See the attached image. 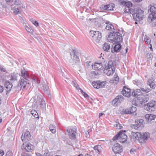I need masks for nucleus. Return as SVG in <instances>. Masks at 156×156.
<instances>
[{
  "label": "nucleus",
  "mask_w": 156,
  "mask_h": 156,
  "mask_svg": "<svg viewBox=\"0 0 156 156\" xmlns=\"http://www.w3.org/2000/svg\"><path fill=\"white\" fill-rule=\"evenodd\" d=\"M125 12L132 14L133 19L136 21L142 20L144 12L140 9L137 8L133 9L130 7H126Z\"/></svg>",
  "instance_id": "obj_1"
},
{
  "label": "nucleus",
  "mask_w": 156,
  "mask_h": 156,
  "mask_svg": "<svg viewBox=\"0 0 156 156\" xmlns=\"http://www.w3.org/2000/svg\"><path fill=\"white\" fill-rule=\"evenodd\" d=\"M116 62V60H111L108 62V66L105 67L106 69L104 70V73H106L108 76L112 75L115 72Z\"/></svg>",
  "instance_id": "obj_2"
},
{
  "label": "nucleus",
  "mask_w": 156,
  "mask_h": 156,
  "mask_svg": "<svg viewBox=\"0 0 156 156\" xmlns=\"http://www.w3.org/2000/svg\"><path fill=\"white\" fill-rule=\"evenodd\" d=\"M108 37L109 42L112 43H119L122 41V34L119 32H113L109 35Z\"/></svg>",
  "instance_id": "obj_3"
},
{
  "label": "nucleus",
  "mask_w": 156,
  "mask_h": 156,
  "mask_svg": "<svg viewBox=\"0 0 156 156\" xmlns=\"http://www.w3.org/2000/svg\"><path fill=\"white\" fill-rule=\"evenodd\" d=\"M28 79V78H21L18 84V89L20 90H27L30 87V84Z\"/></svg>",
  "instance_id": "obj_4"
},
{
  "label": "nucleus",
  "mask_w": 156,
  "mask_h": 156,
  "mask_svg": "<svg viewBox=\"0 0 156 156\" xmlns=\"http://www.w3.org/2000/svg\"><path fill=\"white\" fill-rule=\"evenodd\" d=\"M149 11L151 13L148 17V21L151 23L156 19V4L151 5Z\"/></svg>",
  "instance_id": "obj_5"
},
{
  "label": "nucleus",
  "mask_w": 156,
  "mask_h": 156,
  "mask_svg": "<svg viewBox=\"0 0 156 156\" xmlns=\"http://www.w3.org/2000/svg\"><path fill=\"white\" fill-rule=\"evenodd\" d=\"M101 59H102V61L95 62L94 64L92 65V68L95 70H103L105 68L106 65V62H105L103 58H100Z\"/></svg>",
  "instance_id": "obj_6"
},
{
  "label": "nucleus",
  "mask_w": 156,
  "mask_h": 156,
  "mask_svg": "<svg viewBox=\"0 0 156 156\" xmlns=\"http://www.w3.org/2000/svg\"><path fill=\"white\" fill-rule=\"evenodd\" d=\"M90 33V36L93 40L97 43H99L102 37L101 33L98 31L93 30L91 31Z\"/></svg>",
  "instance_id": "obj_7"
},
{
  "label": "nucleus",
  "mask_w": 156,
  "mask_h": 156,
  "mask_svg": "<svg viewBox=\"0 0 156 156\" xmlns=\"http://www.w3.org/2000/svg\"><path fill=\"white\" fill-rule=\"evenodd\" d=\"M77 129L76 127H71L67 129V132L69 138L71 140H74L76 138Z\"/></svg>",
  "instance_id": "obj_8"
},
{
  "label": "nucleus",
  "mask_w": 156,
  "mask_h": 156,
  "mask_svg": "<svg viewBox=\"0 0 156 156\" xmlns=\"http://www.w3.org/2000/svg\"><path fill=\"white\" fill-rule=\"evenodd\" d=\"M70 55L73 61L75 63L79 61L78 52L76 49L73 50L70 52Z\"/></svg>",
  "instance_id": "obj_9"
},
{
  "label": "nucleus",
  "mask_w": 156,
  "mask_h": 156,
  "mask_svg": "<svg viewBox=\"0 0 156 156\" xmlns=\"http://www.w3.org/2000/svg\"><path fill=\"white\" fill-rule=\"evenodd\" d=\"M105 81H97L93 82L92 84L94 88L99 89L105 87Z\"/></svg>",
  "instance_id": "obj_10"
},
{
  "label": "nucleus",
  "mask_w": 156,
  "mask_h": 156,
  "mask_svg": "<svg viewBox=\"0 0 156 156\" xmlns=\"http://www.w3.org/2000/svg\"><path fill=\"white\" fill-rule=\"evenodd\" d=\"M126 131L121 130L119 133V141L122 143L125 142L127 138L126 135L125 133Z\"/></svg>",
  "instance_id": "obj_11"
},
{
  "label": "nucleus",
  "mask_w": 156,
  "mask_h": 156,
  "mask_svg": "<svg viewBox=\"0 0 156 156\" xmlns=\"http://www.w3.org/2000/svg\"><path fill=\"white\" fill-rule=\"evenodd\" d=\"M23 150L26 151L27 152H32L34 148V147L30 143H26L23 144L22 146Z\"/></svg>",
  "instance_id": "obj_12"
},
{
  "label": "nucleus",
  "mask_w": 156,
  "mask_h": 156,
  "mask_svg": "<svg viewBox=\"0 0 156 156\" xmlns=\"http://www.w3.org/2000/svg\"><path fill=\"white\" fill-rule=\"evenodd\" d=\"M138 100L141 104L145 103L149 100V98L148 95L145 94H142L140 96L138 97Z\"/></svg>",
  "instance_id": "obj_13"
},
{
  "label": "nucleus",
  "mask_w": 156,
  "mask_h": 156,
  "mask_svg": "<svg viewBox=\"0 0 156 156\" xmlns=\"http://www.w3.org/2000/svg\"><path fill=\"white\" fill-rule=\"evenodd\" d=\"M112 150L115 154L121 152L122 151V147L118 143L114 145Z\"/></svg>",
  "instance_id": "obj_14"
},
{
  "label": "nucleus",
  "mask_w": 156,
  "mask_h": 156,
  "mask_svg": "<svg viewBox=\"0 0 156 156\" xmlns=\"http://www.w3.org/2000/svg\"><path fill=\"white\" fill-rule=\"evenodd\" d=\"M123 100V96L122 95H119L113 100L112 103L114 105H117Z\"/></svg>",
  "instance_id": "obj_15"
},
{
  "label": "nucleus",
  "mask_w": 156,
  "mask_h": 156,
  "mask_svg": "<svg viewBox=\"0 0 156 156\" xmlns=\"http://www.w3.org/2000/svg\"><path fill=\"white\" fill-rule=\"evenodd\" d=\"M40 85L41 86V88L47 94L49 93V88L47 86V82H45L44 81H42L40 83Z\"/></svg>",
  "instance_id": "obj_16"
},
{
  "label": "nucleus",
  "mask_w": 156,
  "mask_h": 156,
  "mask_svg": "<svg viewBox=\"0 0 156 156\" xmlns=\"http://www.w3.org/2000/svg\"><path fill=\"white\" fill-rule=\"evenodd\" d=\"M131 90L130 89L127 88L126 87H124L123 90H122V94L125 96L129 97L131 95Z\"/></svg>",
  "instance_id": "obj_17"
},
{
  "label": "nucleus",
  "mask_w": 156,
  "mask_h": 156,
  "mask_svg": "<svg viewBox=\"0 0 156 156\" xmlns=\"http://www.w3.org/2000/svg\"><path fill=\"white\" fill-rule=\"evenodd\" d=\"M31 136L30 134V133L28 131H26L24 133V135L23 134L21 137V139L23 141L25 140V139H26L27 140L29 141L31 140Z\"/></svg>",
  "instance_id": "obj_18"
},
{
  "label": "nucleus",
  "mask_w": 156,
  "mask_h": 156,
  "mask_svg": "<svg viewBox=\"0 0 156 156\" xmlns=\"http://www.w3.org/2000/svg\"><path fill=\"white\" fill-rule=\"evenodd\" d=\"M132 138L134 139V140H138L140 141V136H141V133L139 132H132L131 133Z\"/></svg>",
  "instance_id": "obj_19"
},
{
  "label": "nucleus",
  "mask_w": 156,
  "mask_h": 156,
  "mask_svg": "<svg viewBox=\"0 0 156 156\" xmlns=\"http://www.w3.org/2000/svg\"><path fill=\"white\" fill-rule=\"evenodd\" d=\"M136 108L134 106L130 107L129 109H126L124 112V113L126 114L133 113L136 111Z\"/></svg>",
  "instance_id": "obj_20"
},
{
  "label": "nucleus",
  "mask_w": 156,
  "mask_h": 156,
  "mask_svg": "<svg viewBox=\"0 0 156 156\" xmlns=\"http://www.w3.org/2000/svg\"><path fill=\"white\" fill-rule=\"evenodd\" d=\"M155 105V101H152L147 104V110L149 111H154V106Z\"/></svg>",
  "instance_id": "obj_21"
},
{
  "label": "nucleus",
  "mask_w": 156,
  "mask_h": 156,
  "mask_svg": "<svg viewBox=\"0 0 156 156\" xmlns=\"http://www.w3.org/2000/svg\"><path fill=\"white\" fill-rule=\"evenodd\" d=\"M121 45L120 43L115 44L114 47L113 49H112V52L114 53L119 52L121 49Z\"/></svg>",
  "instance_id": "obj_22"
},
{
  "label": "nucleus",
  "mask_w": 156,
  "mask_h": 156,
  "mask_svg": "<svg viewBox=\"0 0 156 156\" xmlns=\"http://www.w3.org/2000/svg\"><path fill=\"white\" fill-rule=\"evenodd\" d=\"M5 86L6 88V94H7L10 91L11 88H12L13 85L12 83L9 81H6L5 84Z\"/></svg>",
  "instance_id": "obj_23"
},
{
  "label": "nucleus",
  "mask_w": 156,
  "mask_h": 156,
  "mask_svg": "<svg viewBox=\"0 0 156 156\" xmlns=\"http://www.w3.org/2000/svg\"><path fill=\"white\" fill-rule=\"evenodd\" d=\"M149 135L148 133H141L140 136V142L142 143H144L146 142V140L149 137Z\"/></svg>",
  "instance_id": "obj_24"
},
{
  "label": "nucleus",
  "mask_w": 156,
  "mask_h": 156,
  "mask_svg": "<svg viewBox=\"0 0 156 156\" xmlns=\"http://www.w3.org/2000/svg\"><path fill=\"white\" fill-rule=\"evenodd\" d=\"M144 120L142 119H137L135 121V128L137 129L143 126Z\"/></svg>",
  "instance_id": "obj_25"
},
{
  "label": "nucleus",
  "mask_w": 156,
  "mask_h": 156,
  "mask_svg": "<svg viewBox=\"0 0 156 156\" xmlns=\"http://www.w3.org/2000/svg\"><path fill=\"white\" fill-rule=\"evenodd\" d=\"M39 101L40 103L41 108L42 109L43 112H45L46 110V104L45 101L43 99L40 98Z\"/></svg>",
  "instance_id": "obj_26"
},
{
  "label": "nucleus",
  "mask_w": 156,
  "mask_h": 156,
  "mask_svg": "<svg viewBox=\"0 0 156 156\" xmlns=\"http://www.w3.org/2000/svg\"><path fill=\"white\" fill-rule=\"evenodd\" d=\"M156 115L152 114H147L145 115V118L147 120L148 122H151V121L155 119Z\"/></svg>",
  "instance_id": "obj_27"
},
{
  "label": "nucleus",
  "mask_w": 156,
  "mask_h": 156,
  "mask_svg": "<svg viewBox=\"0 0 156 156\" xmlns=\"http://www.w3.org/2000/svg\"><path fill=\"white\" fill-rule=\"evenodd\" d=\"M142 94L141 90L139 89H136L133 90V92H132V95L134 97H137V98L138 97L141 96Z\"/></svg>",
  "instance_id": "obj_28"
},
{
  "label": "nucleus",
  "mask_w": 156,
  "mask_h": 156,
  "mask_svg": "<svg viewBox=\"0 0 156 156\" xmlns=\"http://www.w3.org/2000/svg\"><path fill=\"white\" fill-rule=\"evenodd\" d=\"M147 84L149 85L151 88L154 89L156 87V84L152 80L149 79L147 82Z\"/></svg>",
  "instance_id": "obj_29"
},
{
  "label": "nucleus",
  "mask_w": 156,
  "mask_h": 156,
  "mask_svg": "<svg viewBox=\"0 0 156 156\" xmlns=\"http://www.w3.org/2000/svg\"><path fill=\"white\" fill-rule=\"evenodd\" d=\"M103 48L104 51L108 52L110 48V45L109 44L105 43L103 45Z\"/></svg>",
  "instance_id": "obj_30"
},
{
  "label": "nucleus",
  "mask_w": 156,
  "mask_h": 156,
  "mask_svg": "<svg viewBox=\"0 0 156 156\" xmlns=\"http://www.w3.org/2000/svg\"><path fill=\"white\" fill-rule=\"evenodd\" d=\"M106 23L107 25L105 28L107 30L112 31L114 29L113 26L111 23H110L109 22H107Z\"/></svg>",
  "instance_id": "obj_31"
},
{
  "label": "nucleus",
  "mask_w": 156,
  "mask_h": 156,
  "mask_svg": "<svg viewBox=\"0 0 156 156\" xmlns=\"http://www.w3.org/2000/svg\"><path fill=\"white\" fill-rule=\"evenodd\" d=\"M100 71L95 70L92 71L91 74L92 76L94 77L97 78L99 75H100Z\"/></svg>",
  "instance_id": "obj_32"
},
{
  "label": "nucleus",
  "mask_w": 156,
  "mask_h": 156,
  "mask_svg": "<svg viewBox=\"0 0 156 156\" xmlns=\"http://www.w3.org/2000/svg\"><path fill=\"white\" fill-rule=\"evenodd\" d=\"M21 76L22 78H28L29 76L28 75L27 72L25 70V69L23 68L21 69Z\"/></svg>",
  "instance_id": "obj_33"
},
{
  "label": "nucleus",
  "mask_w": 156,
  "mask_h": 156,
  "mask_svg": "<svg viewBox=\"0 0 156 156\" xmlns=\"http://www.w3.org/2000/svg\"><path fill=\"white\" fill-rule=\"evenodd\" d=\"M21 8V7H20V8H16L15 7H14L13 8H11V9L13 10V12L14 14L16 15H17L21 13V11L20 9Z\"/></svg>",
  "instance_id": "obj_34"
},
{
  "label": "nucleus",
  "mask_w": 156,
  "mask_h": 156,
  "mask_svg": "<svg viewBox=\"0 0 156 156\" xmlns=\"http://www.w3.org/2000/svg\"><path fill=\"white\" fill-rule=\"evenodd\" d=\"M121 3L125 5L126 7H131L132 5V3L130 2L122 1L121 2Z\"/></svg>",
  "instance_id": "obj_35"
},
{
  "label": "nucleus",
  "mask_w": 156,
  "mask_h": 156,
  "mask_svg": "<svg viewBox=\"0 0 156 156\" xmlns=\"http://www.w3.org/2000/svg\"><path fill=\"white\" fill-rule=\"evenodd\" d=\"M101 147L100 145H96L94 146V149L96 151V152L100 153L101 152Z\"/></svg>",
  "instance_id": "obj_36"
},
{
  "label": "nucleus",
  "mask_w": 156,
  "mask_h": 156,
  "mask_svg": "<svg viewBox=\"0 0 156 156\" xmlns=\"http://www.w3.org/2000/svg\"><path fill=\"white\" fill-rule=\"evenodd\" d=\"M49 128L52 133H55L56 129L55 126L51 124L49 126Z\"/></svg>",
  "instance_id": "obj_37"
},
{
  "label": "nucleus",
  "mask_w": 156,
  "mask_h": 156,
  "mask_svg": "<svg viewBox=\"0 0 156 156\" xmlns=\"http://www.w3.org/2000/svg\"><path fill=\"white\" fill-rule=\"evenodd\" d=\"M140 90L141 91V93H142V92L146 93H148L151 90V89L149 88H147L146 87L141 88H140Z\"/></svg>",
  "instance_id": "obj_38"
},
{
  "label": "nucleus",
  "mask_w": 156,
  "mask_h": 156,
  "mask_svg": "<svg viewBox=\"0 0 156 156\" xmlns=\"http://www.w3.org/2000/svg\"><path fill=\"white\" fill-rule=\"evenodd\" d=\"M115 8V5L113 3H111L108 5L107 10H112Z\"/></svg>",
  "instance_id": "obj_39"
},
{
  "label": "nucleus",
  "mask_w": 156,
  "mask_h": 156,
  "mask_svg": "<svg viewBox=\"0 0 156 156\" xmlns=\"http://www.w3.org/2000/svg\"><path fill=\"white\" fill-rule=\"evenodd\" d=\"M17 74L14 73L12 74L10 77V80L11 81L17 80Z\"/></svg>",
  "instance_id": "obj_40"
},
{
  "label": "nucleus",
  "mask_w": 156,
  "mask_h": 156,
  "mask_svg": "<svg viewBox=\"0 0 156 156\" xmlns=\"http://www.w3.org/2000/svg\"><path fill=\"white\" fill-rule=\"evenodd\" d=\"M31 113L33 116L35 117L36 118H39V116L38 115V113L36 110H32L31 111Z\"/></svg>",
  "instance_id": "obj_41"
},
{
  "label": "nucleus",
  "mask_w": 156,
  "mask_h": 156,
  "mask_svg": "<svg viewBox=\"0 0 156 156\" xmlns=\"http://www.w3.org/2000/svg\"><path fill=\"white\" fill-rule=\"evenodd\" d=\"M114 126L116 129H120L122 127L121 124H120L119 122H116L115 124H114Z\"/></svg>",
  "instance_id": "obj_42"
},
{
  "label": "nucleus",
  "mask_w": 156,
  "mask_h": 156,
  "mask_svg": "<svg viewBox=\"0 0 156 156\" xmlns=\"http://www.w3.org/2000/svg\"><path fill=\"white\" fill-rule=\"evenodd\" d=\"M32 78L36 83H39L40 82V80L36 76H33L32 77Z\"/></svg>",
  "instance_id": "obj_43"
},
{
  "label": "nucleus",
  "mask_w": 156,
  "mask_h": 156,
  "mask_svg": "<svg viewBox=\"0 0 156 156\" xmlns=\"http://www.w3.org/2000/svg\"><path fill=\"white\" fill-rule=\"evenodd\" d=\"M12 2H13V3H12L11 6L13 5H20V2L19 0H14Z\"/></svg>",
  "instance_id": "obj_44"
},
{
  "label": "nucleus",
  "mask_w": 156,
  "mask_h": 156,
  "mask_svg": "<svg viewBox=\"0 0 156 156\" xmlns=\"http://www.w3.org/2000/svg\"><path fill=\"white\" fill-rule=\"evenodd\" d=\"M38 103L37 102V101H34L33 103L32 106L34 108H38Z\"/></svg>",
  "instance_id": "obj_45"
},
{
  "label": "nucleus",
  "mask_w": 156,
  "mask_h": 156,
  "mask_svg": "<svg viewBox=\"0 0 156 156\" xmlns=\"http://www.w3.org/2000/svg\"><path fill=\"white\" fill-rule=\"evenodd\" d=\"M25 28L27 30V31L30 33H32L33 32V30H32L27 25L24 26Z\"/></svg>",
  "instance_id": "obj_46"
},
{
  "label": "nucleus",
  "mask_w": 156,
  "mask_h": 156,
  "mask_svg": "<svg viewBox=\"0 0 156 156\" xmlns=\"http://www.w3.org/2000/svg\"><path fill=\"white\" fill-rule=\"evenodd\" d=\"M144 41L147 44H150L151 43V40L149 37H146L144 38Z\"/></svg>",
  "instance_id": "obj_47"
},
{
  "label": "nucleus",
  "mask_w": 156,
  "mask_h": 156,
  "mask_svg": "<svg viewBox=\"0 0 156 156\" xmlns=\"http://www.w3.org/2000/svg\"><path fill=\"white\" fill-rule=\"evenodd\" d=\"M72 84L75 87V88L78 90H80L81 89L79 87V86L78 84L75 83L74 81H73L72 82Z\"/></svg>",
  "instance_id": "obj_48"
},
{
  "label": "nucleus",
  "mask_w": 156,
  "mask_h": 156,
  "mask_svg": "<svg viewBox=\"0 0 156 156\" xmlns=\"http://www.w3.org/2000/svg\"><path fill=\"white\" fill-rule=\"evenodd\" d=\"M92 64H93L91 63V62L90 61H86L85 62V65L87 67H88L90 65L92 66Z\"/></svg>",
  "instance_id": "obj_49"
},
{
  "label": "nucleus",
  "mask_w": 156,
  "mask_h": 156,
  "mask_svg": "<svg viewBox=\"0 0 156 156\" xmlns=\"http://www.w3.org/2000/svg\"><path fill=\"white\" fill-rule=\"evenodd\" d=\"M80 91L85 98H89V97L88 95L85 92H84L81 89H80Z\"/></svg>",
  "instance_id": "obj_50"
},
{
  "label": "nucleus",
  "mask_w": 156,
  "mask_h": 156,
  "mask_svg": "<svg viewBox=\"0 0 156 156\" xmlns=\"http://www.w3.org/2000/svg\"><path fill=\"white\" fill-rule=\"evenodd\" d=\"M0 71L2 72H5L6 71L5 68L2 65H0Z\"/></svg>",
  "instance_id": "obj_51"
},
{
  "label": "nucleus",
  "mask_w": 156,
  "mask_h": 156,
  "mask_svg": "<svg viewBox=\"0 0 156 156\" xmlns=\"http://www.w3.org/2000/svg\"><path fill=\"white\" fill-rule=\"evenodd\" d=\"M119 136L118 133L116 134L113 138L112 140H118L119 141Z\"/></svg>",
  "instance_id": "obj_52"
},
{
  "label": "nucleus",
  "mask_w": 156,
  "mask_h": 156,
  "mask_svg": "<svg viewBox=\"0 0 156 156\" xmlns=\"http://www.w3.org/2000/svg\"><path fill=\"white\" fill-rule=\"evenodd\" d=\"M43 156H53L50 153L46 151L43 154Z\"/></svg>",
  "instance_id": "obj_53"
},
{
  "label": "nucleus",
  "mask_w": 156,
  "mask_h": 156,
  "mask_svg": "<svg viewBox=\"0 0 156 156\" xmlns=\"http://www.w3.org/2000/svg\"><path fill=\"white\" fill-rule=\"evenodd\" d=\"M119 80V78L117 75L115 74L114 76V80L116 82H118Z\"/></svg>",
  "instance_id": "obj_54"
},
{
  "label": "nucleus",
  "mask_w": 156,
  "mask_h": 156,
  "mask_svg": "<svg viewBox=\"0 0 156 156\" xmlns=\"http://www.w3.org/2000/svg\"><path fill=\"white\" fill-rule=\"evenodd\" d=\"M147 59H150L151 58V53H148L146 54Z\"/></svg>",
  "instance_id": "obj_55"
},
{
  "label": "nucleus",
  "mask_w": 156,
  "mask_h": 156,
  "mask_svg": "<svg viewBox=\"0 0 156 156\" xmlns=\"http://www.w3.org/2000/svg\"><path fill=\"white\" fill-rule=\"evenodd\" d=\"M34 23H33V24L34 25L36 26H38L39 24L38 22L36 21V20H34Z\"/></svg>",
  "instance_id": "obj_56"
},
{
  "label": "nucleus",
  "mask_w": 156,
  "mask_h": 156,
  "mask_svg": "<svg viewBox=\"0 0 156 156\" xmlns=\"http://www.w3.org/2000/svg\"><path fill=\"white\" fill-rule=\"evenodd\" d=\"M4 154V151L2 150H0V156H2Z\"/></svg>",
  "instance_id": "obj_57"
},
{
  "label": "nucleus",
  "mask_w": 156,
  "mask_h": 156,
  "mask_svg": "<svg viewBox=\"0 0 156 156\" xmlns=\"http://www.w3.org/2000/svg\"><path fill=\"white\" fill-rule=\"evenodd\" d=\"M22 156H31L28 153L27 154H25L24 153H23L22 154Z\"/></svg>",
  "instance_id": "obj_58"
},
{
  "label": "nucleus",
  "mask_w": 156,
  "mask_h": 156,
  "mask_svg": "<svg viewBox=\"0 0 156 156\" xmlns=\"http://www.w3.org/2000/svg\"><path fill=\"white\" fill-rule=\"evenodd\" d=\"M3 90V87L0 85V93L2 92Z\"/></svg>",
  "instance_id": "obj_59"
},
{
  "label": "nucleus",
  "mask_w": 156,
  "mask_h": 156,
  "mask_svg": "<svg viewBox=\"0 0 156 156\" xmlns=\"http://www.w3.org/2000/svg\"><path fill=\"white\" fill-rule=\"evenodd\" d=\"M19 19L21 20V22H23V23H24V20L23 18L21 16H19Z\"/></svg>",
  "instance_id": "obj_60"
},
{
  "label": "nucleus",
  "mask_w": 156,
  "mask_h": 156,
  "mask_svg": "<svg viewBox=\"0 0 156 156\" xmlns=\"http://www.w3.org/2000/svg\"><path fill=\"white\" fill-rule=\"evenodd\" d=\"M107 7L108 5H104L103 8L104 10H107Z\"/></svg>",
  "instance_id": "obj_61"
},
{
  "label": "nucleus",
  "mask_w": 156,
  "mask_h": 156,
  "mask_svg": "<svg viewBox=\"0 0 156 156\" xmlns=\"http://www.w3.org/2000/svg\"><path fill=\"white\" fill-rule=\"evenodd\" d=\"M134 151H135V149H132L130 150V153L132 154L133 152Z\"/></svg>",
  "instance_id": "obj_62"
},
{
  "label": "nucleus",
  "mask_w": 156,
  "mask_h": 156,
  "mask_svg": "<svg viewBox=\"0 0 156 156\" xmlns=\"http://www.w3.org/2000/svg\"><path fill=\"white\" fill-rule=\"evenodd\" d=\"M103 114V113H100L99 114V118H100Z\"/></svg>",
  "instance_id": "obj_63"
},
{
  "label": "nucleus",
  "mask_w": 156,
  "mask_h": 156,
  "mask_svg": "<svg viewBox=\"0 0 156 156\" xmlns=\"http://www.w3.org/2000/svg\"><path fill=\"white\" fill-rule=\"evenodd\" d=\"M6 2H13L14 0H5Z\"/></svg>",
  "instance_id": "obj_64"
}]
</instances>
